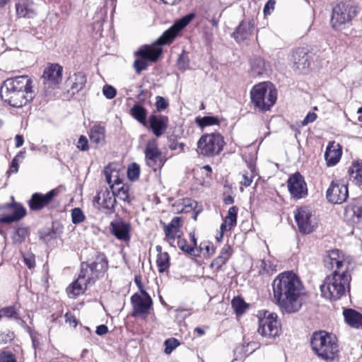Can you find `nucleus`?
<instances>
[{"mask_svg":"<svg viewBox=\"0 0 362 362\" xmlns=\"http://www.w3.org/2000/svg\"><path fill=\"white\" fill-rule=\"evenodd\" d=\"M341 156V149L339 144L334 141L329 142L326 148L325 158L328 166L336 165Z\"/></svg>","mask_w":362,"mask_h":362,"instance_id":"nucleus-25","label":"nucleus"},{"mask_svg":"<svg viewBox=\"0 0 362 362\" xmlns=\"http://www.w3.org/2000/svg\"><path fill=\"white\" fill-rule=\"evenodd\" d=\"M169 104L166 100L162 96H156V107L158 112H161L168 107Z\"/></svg>","mask_w":362,"mask_h":362,"instance_id":"nucleus-53","label":"nucleus"},{"mask_svg":"<svg viewBox=\"0 0 362 362\" xmlns=\"http://www.w3.org/2000/svg\"><path fill=\"white\" fill-rule=\"evenodd\" d=\"M142 298L139 294L134 293L131 297V302L133 306V316L148 315L153 305V300L146 291H142Z\"/></svg>","mask_w":362,"mask_h":362,"instance_id":"nucleus-16","label":"nucleus"},{"mask_svg":"<svg viewBox=\"0 0 362 362\" xmlns=\"http://www.w3.org/2000/svg\"><path fill=\"white\" fill-rule=\"evenodd\" d=\"M24 262L29 269H33L35 266V257L33 255H27L23 257Z\"/></svg>","mask_w":362,"mask_h":362,"instance_id":"nucleus-57","label":"nucleus"},{"mask_svg":"<svg viewBox=\"0 0 362 362\" xmlns=\"http://www.w3.org/2000/svg\"><path fill=\"white\" fill-rule=\"evenodd\" d=\"M189 60L188 56L185 53L180 55L177 59V66L180 70L185 71L189 68Z\"/></svg>","mask_w":362,"mask_h":362,"instance_id":"nucleus-49","label":"nucleus"},{"mask_svg":"<svg viewBox=\"0 0 362 362\" xmlns=\"http://www.w3.org/2000/svg\"><path fill=\"white\" fill-rule=\"evenodd\" d=\"M25 208L17 204H6L0 206V223H10L19 221L25 216Z\"/></svg>","mask_w":362,"mask_h":362,"instance_id":"nucleus-13","label":"nucleus"},{"mask_svg":"<svg viewBox=\"0 0 362 362\" xmlns=\"http://www.w3.org/2000/svg\"><path fill=\"white\" fill-rule=\"evenodd\" d=\"M350 272L348 267L345 270L334 271L332 275L327 276L320 286L322 296L331 300L339 299L349 287L351 281Z\"/></svg>","mask_w":362,"mask_h":362,"instance_id":"nucleus-5","label":"nucleus"},{"mask_svg":"<svg viewBox=\"0 0 362 362\" xmlns=\"http://www.w3.org/2000/svg\"><path fill=\"white\" fill-rule=\"evenodd\" d=\"M145 159L146 165L154 171L163 166L165 160L163 158L155 140L147 143L145 148Z\"/></svg>","mask_w":362,"mask_h":362,"instance_id":"nucleus-15","label":"nucleus"},{"mask_svg":"<svg viewBox=\"0 0 362 362\" xmlns=\"http://www.w3.org/2000/svg\"><path fill=\"white\" fill-rule=\"evenodd\" d=\"M16 9L20 18H33L37 14L35 5L31 0H17Z\"/></svg>","mask_w":362,"mask_h":362,"instance_id":"nucleus-24","label":"nucleus"},{"mask_svg":"<svg viewBox=\"0 0 362 362\" xmlns=\"http://www.w3.org/2000/svg\"><path fill=\"white\" fill-rule=\"evenodd\" d=\"M65 318H66V322L69 323V325H73L74 327H76L77 325L76 319L71 314L66 313L65 315Z\"/></svg>","mask_w":362,"mask_h":362,"instance_id":"nucleus-60","label":"nucleus"},{"mask_svg":"<svg viewBox=\"0 0 362 362\" xmlns=\"http://www.w3.org/2000/svg\"><path fill=\"white\" fill-rule=\"evenodd\" d=\"M345 216L353 226L362 227V204L356 203L348 205Z\"/></svg>","mask_w":362,"mask_h":362,"instance_id":"nucleus-23","label":"nucleus"},{"mask_svg":"<svg viewBox=\"0 0 362 362\" xmlns=\"http://www.w3.org/2000/svg\"><path fill=\"white\" fill-rule=\"evenodd\" d=\"M195 122L202 129L208 126L219 125L220 124L218 118L214 116L197 117L195 119Z\"/></svg>","mask_w":362,"mask_h":362,"instance_id":"nucleus-39","label":"nucleus"},{"mask_svg":"<svg viewBox=\"0 0 362 362\" xmlns=\"http://www.w3.org/2000/svg\"><path fill=\"white\" fill-rule=\"evenodd\" d=\"M313 351L321 359L332 361L337 356L339 349L336 339L325 332H316L310 340Z\"/></svg>","mask_w":362,"mask_h":362,"instance_id":"nucleus-6","label":"nucleus"},{"mask_svg":"<svg viewBox=\"0 0 362 362\" xmlns=\"http://www.w3.org/2000/svg\"><path fill=\"white\" fill-rule=\"evenodd\" d=\"M0 362H16L15 356L8 351H2L0 353Z\"/></svg>","mask_w":362,"mask_h":362,"instance_id":"nucleus-55","label":"nucleus"},{"mask_svg":"<svg viewBox=\"0 0 362 362\" xmlns=\"http://www.w3.org/2000/svg\"><path fill=\"white\" fill-rule=\"evenodd\" d=\"M294 217L298 230L302 234H309L317 227L315 214L308 206H302L294 211Z\"/></svg>","mask_w":362,"mask_h":362,"instance_id":"nucleus-10","label":"nucleus"},{"mask_svg":"<svg viewBox=\"0 0 362 362\" xmlns=\"http://www.w3.org/2000/svg\"><path fill=\"white\" fill-rule=\"evenodd\" d=\"M238 207L235 206L229 208L228 215L226 216L223 223L221 226V230H230L237 223Z\"/></svg>","mask_w":362,"mask_h":362,"instance_id":"nucleus-35","label":"nucleus"},{"mask_svg":"<svg viewBox=\"0 0 362 362\" xmlns=\"http://www.w3.org/2000/svg\"><path fill=\"white\" fill-rule=\"evenodd\" d=\"M0 95L10 106L22 107L33 101L35 96L33 81L26 75L7 78L1 87Z\"/></svg>","mask_w":362,"mask_h":362,"instance_id":"nucleus-4","label":"nucleus"},{"mask_svg":"<svg viewBox=\"0 0 362 362\" xmlns=\"http://www.w3.org/2000/svg\"><path fill=\"white\" fill-rule=\"evenodd\" d=\"M62 71V66L58 64H52L45 69L42 81L45 88H54L61 83Z\"/></svg>","mask_w":362,"mask_h":362,"instance_id":"nucleus-18","label":"nucleus"},{"mask_svg":"<svg viewBox=\"0 0 362 362\" xmlns=\"http://www.w3.org/2000/svg\"><path fill=\"white\" fill-rule=\"evenodd\" d=\"M71 219L74 224H78L85 220V215L80 208H74L71 211Z\"/></svg>","mask_w":362,"mask_h":362,"instance_id":"nucleus-46","label":"nucleus"},{"mask_svg":"<svg viewBox=\"0 0 362 362\" xmlns=\"http://www.w3.org/2000/svg\"><path fill=\"white\" fill-rule=\"evenodd\" d=\"M252 175H249L248 173H245L243 174V180L241 181V184L245 187H249L252 182Z\"/></svg>","mask_w":362,"mask_h":362,"instance_id":"nucleus-59","label":"nucleus"},{"mask_svg":"<svg viewBox=\"0 0 362 362\" xmlns=\"http://www.w3.org/2000/svg\"><path fill=\"white\" fill-rule=\"evenodd\" d=\"M106 182L110 185H119L122 182L119 177V172L115 169V165L110 164L104 169Z\"/></svg>","mask_w":362,"mask_h":362,"instance_id":"nucleus-37","label":"nucleus"},{"mask_svg":"<svg viewBox=\"0 0 362 362\" xmlns=\"http://www.w3.org/2000/svg\"><path fill=\"white\" fill-rule=\"evenodd\" d=\"M156 264L158 272L162 273L167 271L170 267V257L168 252L158 254Z\"/></svg>","mask_w":362,"mask_h":362,"instance_id":"nucleus-40","label":"nucleus"},{"mask_svg":"<svg viewBox=\"0 0 362 362\" xmlns=\"http://www.w3.org/2000/svg\"><path fill=\"white\" fill-rule=\"evenodd\" d=\"M255 27L253 19L243 20L233 33V37L238 43L249 39Z\"/></svg>","mask_w":362,"mask_h":362,"instance_id":"nucleus-21","label":"nucleus"},{"mask_svg":"<svg viewBox=\"0 0 362 362\" xmlns=\"http://www.w3.org/2000/svg\"><path fill=\"white\" fill-rule=\"evenodd\" d=\"M229 245H225L221 250L219 255L214 259L211 263V267L218 272L221 270L223 265H224L230 257Z\"/></svg>","mask_w":362,"mask_h":362,"instance_id":"nucleus-30","label":"nucleus"},{"mask_svg":"<svg viewBox=\"0 0 362 362\" xmlns=\"http://www.w3.org/2000/svg\"><path fill=\"white\" fill-rule=\"evenodd\" d=\"M223 202L226 205L232 204L234 202V199L232 196L228 195L224 198Z\"/></svg>","mask_w":362,"mask_h":362,"instance_id":"nucleus-64","label":"nucleus"},{"mask_svg":"<svg viewBox=\"0 0 362 362\" xmlns=\"http://www.w3.org/2000/svg\"><path fill=\"white\" fill-rule=\"evenodd\" d=\"M129 187L127 185H122L117 191V197L121 200L127 202L128 203L131 202L132 198L129 194Z\"/></svg>","mask_w":362,"mask_h":362,"instance_id":"nucleus-47","label":"nucleus"},{"mask_svg":"<svg viewBox=\"0 0 362 362\" xmlns=\"http://www.w3.org/2000/svg\"><path fill=\"white\" fill-rule=\"evenodd\" d=\"M103 93L107 99H112L117 94V90L110 85H105L103 88Z\"/></svg>","mask_w":362,"mask_h":362,"instance_id":"nucleus-52","label":"nucleus"},{"mask_svg":"<svg viewBox=\"0 0 362 362\" xmlns=\"http://www.w3.org/2000/svg\"><path fill=\"white\" fill-rule=\"evenodd\" d=\"M287 185L291 197L294 199H299L308 194L307 185L299 173H294L288 178Z\"/></svg>","mask_w":362,"mask_h":362,"instance_id":"nucleus-17","label":"nucleus"},{"mask_svg":"<svg viewBox=\"0 0 362 362\" xmlns=\"http://www.w3.org/2000/svg\"><path fill=\"white\" fill-rule=\"evenodd\" d=\"M131 226L128 222L123 221H117L111 222L110 231L118 240L122 241H129L130 240Z\"/></svg>","mask_w":362,"mask_h":362,"instance_id":"nucleus-22","label":"nucleus"},{"mask_svg":"<svg viewBox=\"0 0 362 362\" xmlns=\"http://www.w3.org/2000/svg\"><path fill=\"white\" fill-rule=\"evenodd\" d=\"M291 61L297 69L302 71L307 69L310 66V62L306 49L299 47L295 49L292 54Z\"/></svg>","mask_w":362,"mask_h":362,"instance_id":"nucleus-28","label":"nucleus"},{"mask_svg":"<svg viewBox=\"0 0 362 362\" xmlns=\"http://www.w3.org/2000/svg\"><path fill=\"white\" fill-rule=\"evenodd\" d=\"M346 322L353 327H359L362 325V315L353 309L344 310Z\"/></svg>","mask_w":362,"mask_h":362,"instance_id":"nucleus-33","label":"nucleus"},{"mask_svg":"<svg viewBox=\"0 0 362 362\" xmlns=\"http://www.w3.org/2000/svg\"><path fill=\"white\" fill-rule=\"evenodd\" d=\"M317 116L315 112H308L304 119L301 122V126H306L310 123L315 122Z\"/></svg>","mask_w":362,"mask_h":362,"instance_id":"nucleus-56","label":"nucleus"},{"mask_svg":"<svg viewBox=\"0 0 362 362\" xmlns=\"http://www.w3.org/2000/svg\"><path fill=\"white\" fill-rule=\"evenodd\" d=\"M149 127L156 137L161 136L168 127L169 119L162 115H151L148 118Z\"/></svg>","mask_w":362,"mask_h":362,"instance_id":"nucleus-20","label":"nucleus"},{"mask_svg":"<svg viewBox=\"0 0 362 362\" xmlns=\"http://www.w3.org/2000/svg\"><path fill=\"white\" fill-rule=\"evenodd\" d=\"M177 246L183 252L187 254H192L194 252V246L189 245L187 240L184 238H181L180 235H177Z\"/></svg>","mask_w":362,"mask_h":362,"instance_id":"nucleus-48","label":"nucleus"},{"mask_svg":"<svg viewBox=\"0 0 362 362\" xmlns=\"http://www.w3.org/2000/svg\"><path fill=\"white\" fill-rule=\"evenodd\" d=\"M28 230L24 228H19L16 230L12 236L13 241L15 244L22 243L25 238Z\"/></svg>","mask_w":362,"mask_h":362,"instance_id":"nucleus-44","label":"nucleus"},{"mask_svg":"<svg viewBox=\"0 0 362 362\" xmlns=\"http://www.w3.org/2000/svg\"><path fill=\"white\" fill-rule=\"evenodd\" d=\"M59 194V189L58 188L53 189L45 194L40 192L33 194L28 201L30 209L35 211L42 210L48 206Z\"/></svg>","mask_w":362,"mask_h":362,"instance_id":"nucleus-14","label":"nucleus"},{"mask_svg":"<svg viewBox=\"0 0 362 362\" xmlns=\"http://www.w3.org/2000/svg\"><path fill=\"white\" fill-rule=\"evenodd\" d=\"M3 317L18 320L21 319L18 313L13 306L3 308L0 310V320Z\"/></svg>","mask_w":362,"mask_h":362,"instance_id":"nucleus-41","label":"nucleus"},{"mask_svg":"<svg viewBox=\"0 0 362 362\" xmlns=\"http://www.w3.org/2000/svg\"><path fill=\"white\" fill-rule=\"evenodd\" d=\"M165 353L170 354L180 344L177 339L172 338L166 339L164 342Z\"/></svg>","mask_w":362,"mask_h":362,"instance_id":"nucleus-50","label":"nucleus"},{"mask_svg":"<svg viewBox=\"0 0 362 362\" xmlns=\"http://www.w3.org/2000/svg\"><path fill=\"white\" fill-rule=\"evenodd\" d=\"M253 105L262 112H266L276 100V90L270 83L262 82L255 85L250 91Z\"/></svg>","mask_w":362,"mask_h":362,"instance_id":"nucleus-7","label":"nucleus"},{"mask_svg":"<svg viewBox=\"0 0 362 362\" xmlns=\"http://www.w3.org/2000/svg\"><path fill=\"white\" fill-rule=\"evenodd\" d=\"M108 269L106 255L100 252H94L92 259L81 264V272L78 279L66 288L70 298H76L84 293L88 286L93 285L103 277Z\"/></svg>","mask_w":362,"mask_h":362,"instance_id":"nucleus-3","label":"nucleus"},{"mask_svg":"<svg viewBox=\"0 0 362 362\" xmlns=\"http://www.w3.org/2000/svg\"><path fill=\"white\" fill-rule=\"evenodd\" d=\"M258 333L263 337L275 338L281 332V322L276 313L265 311L264 317L259 320Z\"/></svg>","mask_w":362,"mask_h":362,"instance_id":"nucleus-11","label":"nucleus"},{"mask_svg":"<svg viewBox=\"0 0 362 362\" xmlns=\"http://www.w3.org/2000/svg\"><path fill=\"white\" fill-rule=\"evenodd\" d=\"M15 140H16V146L17 148H19L21 146H23V142H24L23 136L19 135V134L16 135L15 137Z\"/></svg>","mask_w":362,"mask_h":362,"instance_id":"nucleus-63","label":"nucleus"},{"mask_svg":"<svg viewBox=\"0 0 362 362\" xmlns=\"http://www.w3.org/2000/svg\"><path fill=\"white\" fill-rule=\"evenodd\" d=\"M181 221L180 217H175L169 224H163L165 238L170 243L175 240V237L177 235L180 227L181 226Z\"/></svg>","mask_w":362,"mask_h":362,"instance_id":"nucleus-29","label":"nucleus"},{"mask_svg":"<svg viewBox=\"0 0 362 362\" xmlns=\"http://www.w3.org/2000/svg\"><path fill=\"white\" fill-rule=\"evenodd\" d=\"M350 180L356 185L362 186V161H355L349 169Z\"/></svg>","mask_w":362,"mask_h":362,"instance_id":"nucleus-32","label":"nucleus"},{"mask_svg":"<svg viewBox=\"0 0 362 362\" xmlns=\"http://www.w3.org/2000/svg\"><path fill=\"white\" fill-rule=\"evenodd\" d=\"M173 210L177 213H188L193 208V203L190 199H180L173 204Z\"/></svg>","mask_w":362,"mask_h":362,"instance_id":"nucleus-38","label":"nucleus"},{"mask_svg":"<svg viewBox=\"0 0 362 362\" xmlns=\"http://www.w3.org/2000/svg\"><path fill=\"white\" fill-rule=\"evenodd\" d=\"M195 17V13H190L177 20L173 26L165 30L151 45H144L135 52L139 57L134 62L133 66L136 74H140L148 66L147 60L156 62L162 53L161 45L170 43L177 33L185 28Z\"/></svg>","mask_w":362,"mask_h":362,"instance_id":"nucleus-2","label":"nucleus"},{"mask_svg":"<svg viewBox=\"0 0 362 362\" xmlns=\"http://www.w3.org/2000/svg\"><path fill=\"white\" fill-rule=\"evenodd\" d=\"M231 305L238 315H242L247 308L245 302L239 297H235L232 300Z\"/></svg>","mask_w":362,"mask_h":362,"instance_id":"nucleus-42","label":"nucleus"},{"mask_svg":"<svg viewBox=\"0 0 362 362\" xmlns=\"http://www.w3.org/2000/svg\"><path fill=\"white\" fill-rule=\"evenodd\" d=\"M76 146L81 151H88L89 149V146L87 138L83 135L80 136Z\"/></svg>","mask_w":362,"mask_h":362,"instance_id":"nucleus-54","label":"nucleus"},{"mask_svg":"<svg viewBox=\"0 0 362 362\" xmlns=\"http://www.w3.org/2000/svg\"><path fill=\"white\" fill-rule=\"evenodd\" d=\"M259 267L260 268V273L269 274L276 271V265L269 259H262L259 262Z\"/></svg>","mask_w":362,"mask_h":362,"instance_id":"nucleus-43","label":"nucleus"},{"mask_svg":"<svg viewBox=\"0 0 362 362\" xmlns=\"http://www.w3.org/2000/svg\"><path fill=\"white\" fill-rule=\"evenodd\" d=\"M266 71L265 62L260 57H254L250 60V71L252 76L256 77L261 76Z\"/></svg>","mask_w":362,"mask_h":362,"instance_id":"nucleus-34","label":"nucleus"},{"mask_svg":"<svg viewBox=\"0 0 362 362\" xmlns=\"http://www.w3.org/2000/svg\"><path fill=\"white\" fill-rule=\"evenodd\" d=\"M356 6L344 2L335 5L332 8L330 24L333 29L341 30L350 24L353 18L357 15Z\"/></svg>","mask_w":362,"mask_h":362,"instance_id":"nucleus-8","label":"nucleus"},{"mask_svg":"<svg viewBox=\"0 0 362 362\" xmlns=\"http://www.w3.org/2000/svg\"><path fill=\"white\" fill-rule=\"evenodd\" d=\"M20 158H23V153H18L12 160L10 169L8 171V173H17L18 170V160Z\"/></svg>","mask_w":362,"mask_h":362,"instance_id":"nucleus-51","label":"nucleus"},{"mask_svg":"<svg viewBox=\"0 0 362 362\" xmlns=\"http://www.w3.org/2000/svg\"><path fill=\"white\" fill-rule=\"evenodd\" d=\"M89 137L92 143L103 146L105 140V129L100 125L93 127L90 130Z\"/></svg>","mask_w":362,"mask_h":362,"instance_id":"nucleus-31","label":"nucleus"},{"mask_svg":"<svg viewBox=\"0 0 362 362\" xmlns=\"http://www.w3.org/2000/svg\"><path fill=\"white\" fill-rule=\"evenodd\" d=\"M272 301L283 314L298 312L303 305L304 286L299 277L293 272L279 274L273 281Z\"/></svg>","mask_w":362,"mask_h":362,"instance_id":"nucleus-1","label":"nucleus"},{"mask_svg":"<svg viewBox=\"0 0 362 362\" xmlns=\"http://www.w3.org/2000/svg\"><path fill=\"white\" fill-rule=\"evenodd\" d=\"M325 264L334 271L345 270L348 267L349 271V265L351 262L348 258H344L342 254L338 250H332L329 251L328 255L325 258Z\"/></svg>","mask_w":362,"mask_h":362,"instance_id":"nucleus-19","label":"nucleus"},{"mask_svg":"<svg viewBox=\"0 0 362 362\" xmlns=\"http://www.w3.org/2000/svg\"><path fill=\"white\" fill-rule=\"evenodd\" d=\"M108 332V328L105 325H101L97 327L95 332L98 335L102 336Z\"/></svg>","mask_w":362,"mask_h":362,"instance_id":"nucleus-61","label":"nucleus"},{"mask_svg":"<svg viewBox=\"0 0 362 362\" xmlns=\"http://www.w3.org/2000/svg\"><path fill=\"white\" fill-rule=\"evenodd\" d=\"M94 199L104 209L112 211L115 208L116 199L113 192L105 189L103 192H100Z\"/></svg>","mask_w":362,"mask_h":362,"instance_id":"nucleus-27","label":"nucleus"},{"mask_svg":"<svg viewBox=\"0 0 362 362\" xmlns=\"http://www.w3.org/2000/svg\"><path fill=\"white\" fill-rule=\"evenodd\" d=\"M86 83V76L82 72L75 73L71 75L66 81V86L69 88V91L75 94L80 91L84 87Z\"/></svg>","mask_w":362,"mask_h":362,"instance_id":"nucleus-26","label":"nucleus"},{"mask_svg":"<svg viewBox=\"0 0 362 362\" xmlns=\"http://www.w3.org/2000/svg\"><path fill=\"white\" fill-rule=\"evenodd\" d=\"M139 174L140 169L138 164H136V163H133L129 166L127 170V176L130 180H136L139 177Z\"/></svg>","mask_w":362,"mask_h":362,"instance_id":"nucleus-45","label":"nucleus"},{"mask_svg":"<svg viewBox=\"0 0 362 362\" xmlns=\"http://www.w3.org/2000/svg\"><path fill=\"white\" fill-rule=\"evenodd\" d=\"M349 197L348 183L344 180H332L326 192L329 202L340 204L346 201Z\"/></svg>","mask_w":362,"mask_h":362,"instance_id":"nucleus-12","label":"nucleus"},{"mask_svg":"<svg viewBox=\"0 0 362 362\" xmlns=\"http://www.w3.org/2000/svg\"><path fill=\"white\" fill-rule=\"evenodd\" d=\"M13 338V333L11 334H0V342L1 343H6L8 341L11 340Z\"/></svg>","mask_w":362,"mask_h":362,"instance_id":"nucleus-62","label":"nucleus"},{"mask_svg":"<svg viewBox=\"0 0 362 362\" xmlns=\"http://www.w3.org/2000/svg\"><path fill=\"white\" fill-rule=\"evenodd\" d=\"M224 144L223 137L219 133L204 134L197 142V151L204 156L212 157L223 150Z\"/></svg>","mask_w":362,"mask_h":362,"instance_id":"nucleus-9","label":"nucleus"},{"mask_svg":"<svg viewBox=\"0 0 362 362\" xmlns=\"http://www.w3.org/2000/svg\"><path fill=\"white\" fill-rule=\"evenodd\" d=\"M130 114L134 119L144 126H146L147 110L139 104H135L130 110Z\"/></svg>","mask_w":362,"mask_h":362,"instance_id":"nucleus-36","label":"nucleus"},{"mask_svg":"<svg viewBox=\"0 0 362 362\" xmlns=\"http://www.w3.org/2000/svg\"><path fill=\"white\" fill-rule=\"evenodd\" d=\"M276 1L275 0H269L264 7V13L265 15H269L271 13V11L274 9Z\"/></svg>","mask_w":362,"mask_h":362,"instance_id":"nucleus-58","label":"nucleus"}]
</instances>
